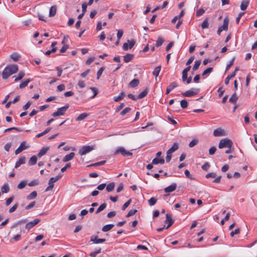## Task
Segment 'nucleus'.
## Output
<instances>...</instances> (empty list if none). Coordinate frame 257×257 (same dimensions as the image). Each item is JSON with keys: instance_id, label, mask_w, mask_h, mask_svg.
<instances>
[{"instance_id": "17", "label": "nucleus", "mask_w": 257, "mask_h": 257, "mask_svg": "<svg viewBox=\"0 0 257 257\" xmlns=\"http://www.w3.org/2000/svg\"><path fill=\"white\" fill-rule=\"evenodd\" d=\"M50 148L49 147H43L41 150L38 153L37 156L39 158H41L43 156H44L45 154H46V153L48 152V151L49 150Z\"/></svg>"}, {"instance_id": "30", "label": "nucleus", "mask_w": 257, "mask_h": 257, "mask_svg": "<svg viewBox=\"0 0 257 257\" xmlns=\"http://www.w3.org/2000/svg\"><path fill=\"white\" fill-rule=\"evenodd\" d=\"M139 83V81L138 79H134L133 80H132L130 83L129 85L130 87L134 88L138 85Z\"/></svg>"}, {"instance_id": "22", "label": "nucleus", "mask_w": 257, "mask_h": 257, "mask_svg": "<svg viewBox=\"0 0 257 257\" xmlns=\"http://www.w3.org/2000/svg\"><path fill=\"white\" fill-rule=\"evenodd\" d=\"M57 11V7L56 6H52L49 11V17H53L56 15Z\"/></svg>"}, {"instance_id": "59", "label": "nucleus", "mask_w": 257, "mask_h": 257, "mask_svg": "<svg viewBox=\"0 0 257 257\" xmlns=\"http://www.w3.org/2000/svg\"><path fill=\"white\" fill-rule=\"evenodd\" d=\"M131 202V200L130 199L128 200L127 201H126L122 206V210H124L130 204Z\"/></svg>"}, {"instance_id": "49", "label": "nucleus", "mask_w": 257, "mask_h": 257, "mask_svg": "<svg viewBox=\"0 0 257 257\" xmlns=\"http://www.w3.org/2000/svg\"><path fill=\"white\" fill-rule=\"evenodd\" d=\"M137 212V210L136 209H132L130 210L127 214L126 215V217H129L134 214H135Z\"/></svg>"}, {"instance_id": "33", "label": "nucleus", "mask_w": 257, "mask_h": 257, "mask_svg": "<svg viewBox=\"0 0 257 257\" xmlns=\"http://www.w3.org/2000/svg\"><path fill=\"white\" fill-rule=\"evenodd\" d=\"M37 195V193L36 191H34L31 193L29 195L27 196V199L28 200H32L35 199Z\"/></svg>"}, {"instance_id": "21", "label": "nucleus", "mask_w": 257, "mask_h": 257, "mask_svg": "<svg viewBox=\"0 0 257 257\" xmlns=\"http://www.w3.org/2000/svg\"><path fill=\"white\" fill-rule=\"evenodd\" d=\"M178 149V145L177 143H175L171 148H170L167 152L168 154H172L176 151Z\"/></svg>"}, {"instance_id": "10", "label": "nucleus", "mask_w": 257, "mask_h": 257, "mask_svg": "<svg viewBox=\"0 0 257 257\" xmlns=\"http://www.w3.org/2000/svg\"><path fill=\"white\" fill-rule=\"evenodd\" d=\"M213 134L215 137L224 136L226 135V133L224 130L221 128H217V129L214 130Z\"/></svg>"}, {"instance_id": "13", "label": "nucleus", "mask_w": 257, "mask_h": 257, "mask_svg": "<svg viewBox=\"0 0 257 257\" xmlns=\"http://www.w3.org/2000/svg\"><path fill=\"white\" fill-rule=\"evenodd\" d=\"M165 223L168 224L166 229L169 228L173 224L174 221L172 220L171 215L169 214H166V219L165 221Z\"/></svg>"}, {"instance_id": "27", "label": "nucleus", "mask_w": 257, "mask_h": 257, "mask_svg": "<svg viewBox=\"0 0 257 257\" xmlns=\"http://www.w3.org/2000/svg\"><path fill=\"white\" fill-rule=\"evenodd\" d=\"M2 192L3 193H7L10 191V188L7 183H5L1 188Z\"/></svg>"}, {"instance_id": "28", "label": "nucleus", "mask_w": 257, "mask_h": 257, "mask_svg": "<svg viewBox=\"0 0 257 257\" xmlns=\"http://www.w3.org/2000/svg\"><path fill=\"white\" fill-rule=\"evenodd\" d=\"M37 161V158L35 156H33L31 157L29 161V165L33 166L36 164Z\"/></svg>"}, {"instance_id": "15", "label": "nucleus", "mask_w": 257, "mask_h": 257, "mask_svg": "<svg viewBox=\"0 0 257 257\" xmlns=\"http://www.w3.org/2000/svg\"><path fill=\"white\" fill-rule=\"evenodd\" d=\"M178 87V84L176 82L171 83L167 88L166 94H169L173 89Z\"/></svg>"}, {"instance_id": "34", "label": "nucleus", "mask_w": 257, "mask_h": 257, "mask_svg": "<svg viewBox=\"0 0 257 257\" xmlns=\"http://www.w3.org/2000/svg\"><path fill=\"white\" fill-rule=\"evenodd\" d=\"M30 79H26L24 80L23 82H22L20 84V87L21 88H23L27 86L28 84V83L30 82Z\"/></svg>"}, {"instance_id": "6", "label": "nucleus", "mask_w": 257, "mask_h": 257, "mask_svg": "<svg viewBox=\"0 0 257 257\" xmlns=\"http://www.w3.org/2000/svg\"><path fill=\"white\" fill-rule=\"evenodd\" d=\"M118 153H120L123 156H132L133 154L125 150L123 147H119L115 151L114 154L116 155Z\"/></svg>"}, {"instance_id": "36", "label": "nucleus", "mask_w": 257, "mask_h": 257, "mask_svg": "<svg viewBox=\"0 0 257 257\" xmlns=\"http://www.w3.org/2000/svg\"><path fill=\"white\" fill-rule=\"evenodd\" d=\"M164 39L160 36L158 37V40L156 43V46L157 47H159L161 46L164 42Z\"/></svg>"}, {"instance_id": "9", "label": "nucleus", "mask_w": 257, "mask_h": 257, "mask_svg": "<svg viewBox=\"0 0 257 257\" xmlns=\"http://www.w3.org/2000/svg\"><path fill=\"white\" fill-rule=\"evenodd\" d=\"M228 20L227 18H225L223 20V25L219 27L217 30V34L220 35L221 32L223 30L226 31L228 29Z\"/></svg>"}, {"instance_id": "25", "label": "nucleus", "mask_w": 257, "mask_h": 257, "mask_svg": "<svg viewBox=\"0 0 257 257\" xmlns=\"http://www.w3.org/2000/svg\"><path fill=\"white\" fill-rule=\"evenodd\" d=\"M115 187V183L114 182H112L111 183H109L107 185H106V190L108 192H111L112 190H113Z\"/></svg>"}, {"instance_id": "39", "label": "nucleus", "mask_w": 257, "mask_h": 257, "mask_svg": "<svg viewBox=\"0 0 257 257\" xmlns=\"http://www.w3.org/2000/svg\"><path fill=\"white\" fill-rule=\"evenodd\" d=\"M237 99H238V97H237V95H236L235 93H234L230 97V98H229V100L230 102H231L232 103H236V101L237 100Z\"/></svg>"}, {"instance_id": "26", "label": "nucleus", "mask_w": 257, "mask_h": 257, "mask_svg": "<svg viewBox=\"0 0 257 257\" xmlns=\"http://www.w3.org/2000/svg\"><path fill=\"white\" fill-rule=\"evenodd\" d=\"M113 226L114 225L112 224H106L102 227V231L103 232H107L111 229Z\"/></svg>"}, {"instance_id": "11", "label": "nucleus", "mask_w": 257, "mask_h": 257, "mask_svg": "<svg viewBox=\"0 0 257 257\" xmlns=\"http://www.w3.org/2000/svg\"><path fill=\"white\" fill-rule=\"evenodd\" d=\"M105 241V239L104 238H98L97 236L93 235L90 238V241L93 242L95 244H99L103 243Z\"/></svg>"}, {"instance_id": "7", "label": "nucleus", "mask_w": 257, "mask_h": 257, "mask_svg": "<svg viewBox=\"0 0 257 257\" xmlns=\"http://www.w3.org/2000/svg\"><path fill=\"white\" fill-rule=\"evenodd\" d=\"M29 148V146L27 145L26 142H23L21 143L20 146L15 151V154L18 155L23 151L26 150Z\"/></svg>"}, {"instance_id": "35", "label": "nucleus", "mask_w": 257, "mask_h": 257, "mask_svg": "<svg viewBox=\"0 0 257 257\" xmlns=\"http://www.w3.org/2000/svg\"><path fill=\"white\" fill-rule=\"evenodd\" d=\"M25 74L24 72L21 71L19 73L18 76H14L15 77V81H18L19 80H20L23 78V77L25 76Z\"/></svg>"}, {"instance_id": "58", "label": "nucleus", "mask_w": 257, "mask_h": 257, "mask_svg": "<svg viewBox=\"0 0 257 257\" xmlns=\"http://www.w3.org/2000/svg\"><path fill=\"white\" fill-rule=\"evenodd\" d=\"M18 204H15V205H14L9 210V212L10 213H11L13 212H14L17 208L18 207Z\"/></svg>"}, {"instance_id": "19", "label": "nucleus", "mask_w": 257, "mask_h": 257, "mask_svg": "<svg viewBox=\"0 0 257 257\" xmlns=\"http://www.w3.org/2000/svg\"><path fill=\"white\" fill-rule=\"evenodd\" d=\"M75 154L73 152H71L70 154L66 155L63 159L64 162H67L73 159L74 157Z\"/></svg>"}, {"instance_id": "56", "label": "nucleus", "mask_w": 257, "mask_h": 257, "mask_svg": "<svg viewBox=\"0 0 257 257\" xmlns=\"http://www.w3.org/2000/svg\"><path fill=\"white\" fill-rule=\"evenodd\" d=\"M184 173H185V175L186 176V177H187L191 180H193L194 179L193 177V176L190 174L189 171L188 170H186L185 171Z\"/></svg>"}, {"instance_id": "8", "label": "nucleus", "mask_w": 257, "mask_h": 257, "mask_svg": "<svg viewBox=\"0 0 257 257\" xmlns=\"http://www.w3.org/2000/svg\"><path fill=\"white\" fill-rule=\"evenodd\" d=\"M41 220L39 218H36L34 220L30 221L26 224L25 227L27 229L30 230L36 225H37L38 223L40 222Z\"/></svg>"}, {"instance_id": "57", "label": "nucleus", "mask_w": 257, "mask_h": 257, "mask_svg": "<svg viewBox=\"0 0 257 257\" xmlns=\"http://www.w3.org/2000/svg\"><path fill=\"white\" fill-rule=\"evenodd\" d=\"M239 232H240V229L236 228L234 231H232L230 232V236L231 237H233L234 236V235L239 233Z\"/></svg>"}, {"instance_id": "24", "label": "nucleus", "mask_w": 257, "mask_h": 257, "mask_svg": "<svg viewBox=\"0 0 257 257\" xmlns=\"http://www.w3.org/2000/svg\"><path fill=\"white\" fill-rule=\"evenodd\" d=\"M133 57L134 55L133 54H126L123 56V60L125 63H128L132 60Z\"/></svg>"}, {"instance_id": "63", "label": "nucleus", "mask_w": 257, "mask_h": 257, "mask_svg": "<svg viewBox=\"0 0 257 257\" xmlns=\"http://www.w3.org/2000/svg\"><path fill=\"white\" fill-rule=\"evenodd\" d=\"M215 177H216V174L213 172L208 173L206 175V178H215Z\"/></svg>"}, {"instance_id": "18", "label": "nucleus", "mask_w": 257, "mask_h": 257, "mask_svg": "<svg viewBox=\"0 0 257 257\" xmlns=\"http://www.w3.org/2000/svg\"><path fill=\"white\" fill-rule=\"evenodd\" d=\"M26 162V158L24 156L21 157L19 160L16 163L15 168H18L22 164H25Z\"/></svg>"}, {"instance_id": "4", "label": "nucleus", "mask_w": 257, "mask_h": 257, "mask_svg": "<svg viewBox=\"0 0 257 257\" xmlns=\"http://www.w3.org/2000/svg\"><path fill=\"white\" fill-rule=\"evenodd\" d=\"M200 90L199 88H193L182 93L185 97H191L198 94Z\"/></svg>"}, {"instance_id": "16", "label": "nucleus", "mask_w": 257, "mask_h": 257, "mask_svg": "<svg viewBox=\"0 0 257 257\" xmlns=\"http://www.w3.org/2000/svg\"><path fill=\"white\" fill-rule=\"evenodd\" d=\"M238 71V68H236L234 71L231 74L227 76V77L225 79L224 83L226 85H227L229 83L230 80L236 74V72Z\"/></svg>"}, {"instance_id": "32", "label": "nucleus", "mask_w": 257, "mask_h": 257, "mask_svg": "<svg viewBox=\"0 0 257 257\" xmlns=\"http://www.w3.org/2000/svg\"><path fill=\"white\" fill-rule=\"evenodd\" d=\"M249 5L248 1H242L240 5V9L242 11H244L246 9Z\"/></svg>"}, {"instance_id": "14", "label": "nucleus", "mask_w": 257, "mask_h": 257, "mask_svg": "<svg viewBox=\"0 0 257 257\" xmlns=\"http://www.w3.org/2000/svg\"><path fill=\"white\" fill-rule=\"evenodd\" d=\"M62 177V175L59 174L55 177H51L49 180V185H51L54 186V183L57 182Z\"/></svg>"}, {"instance_id": "51", "label": "nucleus", "mask_w": 257, "mask_h": 257, "mask_svg": "<svg viewBox=\"0 0 257 257\" xmlns=\"http://www.w3.org/2000/svg\"><path fill=\"white\" fill-rule=\"evenodd\" d=\"M205 12V10H204L202 8L199 9L196 12V16L197 17H200L201 15H202Z\"/></svg>"}, {"instance_id": "61", "label": "nucleus", "mask_w": 257, "mask_h": 257, "mask_svg": "<svg viewBox=\"0 0 257 257\" xmlns=\"http://www.w3.org/2000/svg\"><path fill=\"white\" fill-rule=\"evenodd\" d=\"M216 150V147H212L209 150V154L210 155H213L215 153Z\"/></svg>"}, {"instance_id": "43", "label": "nucleus", "mask_w": 257, "mask_h": 257, "mask_svg": "<svg viewBox=\"0 0 257 257\" xmlns=\"http://www.w3.org/2000/svg\"><path fill=\"white\" fill-rule=\"evenodd\" d=\"M123 92H122L120 93V94L117 96H115L113 97V100L115 102H118L120 101L123 98Z\"/></svg>"}, {"instance_id": "64", "label": "nucleus", "mask_w": 257, "mask_h": 257, "mask_svg": "<svg viewBox=\"0 0 257 257\" xmlns=\"http://www.w3.org/2000/svg\"><path fill=\"white\" fill-rule=\"evenodd\" d=\"M210 167L209 164L208 162H206L202 166V169L203 170L207 171Z\"/></svg>"}, {"instance_id": "47", "label": "nucleus", "mask_w": 257, "mask_h": 257, "mask_svg": "<svg viewBox=\"0 0 257 257\" xmlns=\"http://www.w3.org/2000/svg\"><path fill=\"white\" fill-rule=\"evenodd\" d=\"M212 67H209V68H207L206 69H205L202 73V76H205L206 75H208L209 74H210L211 71H212Z\"/></svg>"}, {"instance_id": "62", "label": "nucleus", "mask_w": 257, "mask_h": 257, "mask_svg": "<svg viewBox=\"0 0 257 257\" xmlns=\"http://www.w3.org/2000/svg\"><path fill=\"white\" fill-rule=\"evenodd\" d=\"M12 146V144L11 143H7L4 146V149L7 151L9 152L10 149Z\"/></svg>"}, {"instance_id": "23", "label": "nucleus", "mask_w": 257, "mask_h": 257, "mask_svg": "<svg viewBox=\"0 0 257 257\" xmlns=\"http://www.w3.org/2000/svg\"><path fill=\"white\" fill-rule=\"evenodd\" d=\"M89 115L88 113L84 112L81 113L76 118V121H81L84 119L86 117H87Z\"/></svg>"}, {"instance_id": "55", "label": "nucleus", "mask_w": 257, "mask_h": 257, "mask_svg": "<svg viewBox=\"0 0 257 257\" xmlns=\"http://www.w3.org/2000/svg\"><path fill=\"white\" fill-rule=\"evenodd\" d=\"M131 110V108L130 107H126L124 109H123L121 112H120V114L121 115H125L126 113L130 111Z\"/></svg>"}, {"instance_id": "50", "label": "nucleus", "mask_w": 257, "mask_h": 257, "mask_svg": "<svg viewBox=\"0 0 257 257\" xmlns=\"http://www.w3.org/2000/svg\"><path fill=\"white\" fill-rule=\"evenodd\" d=\"M208 20L207 19H206L205 20H204V21L203 22L202 24V25H201V27H202V29H206L207 28H208Z\"/></svg>"}, {"instance_id": "60", "label": "nucleus", "mask_w": 257, "mask_h": 257, "mask_svg": "<svg viewBox=\"0 0 257 257\" xmlns=\"http://www.w3.org/2000/svg\"><path fill=\"white\" fill-rule=\"evenodd\" d=\"M106 186V184L105 183H102V184L99 185L97 186V189L98 190L101 191V190H103L105 188Z\"/></svg>"}, {"instance_id": "31", "label": "nucleus", "mask_w": 257, "mask_h": 257, "mask_svg": "<svg viewBox=\"0 0 257 257\" xmlns=\"http://www.w3.org/2000/svg\"><path fill=\"white\" fill-rule=\"evenodd\" d=\"M10 57L14 61H17L21 57V56L17 53H13L10 55Z\"/></svg>"}, {"instance_id": "38", "label": "nucleus", "mask_w": 257, "mask_h": 257, "mask_svg": "<svg viewBox=\"0 0 257 257\" xmlns=\"http://www.w3.org/2000/svg\"><path fill=\"white\" fill-rule=\"evenodd\" d=\"M51 130V128H46L44 131H43V132L40 133V134H37L36 136V138H40L44 135H45L46 134H47V133H48Z\"/></svg>"}, {"instance_id": "54", "label": "nucleus", "mask_w": 257, "mask_h": 257, "mask_svg": "<svg viewBox=\"0 0 257 257\" xmlns=\"http://www.w3.org/2000/svg\"><path fill=\"white\" fill-rule=\"evenodd\" d=\"M235 60V57H233L231 60H230L229 62V63L227 64L226 68V71H227L229 68L233 64L234 61Z\"/></svg>"}, {"instance_id": "42", "label": "nucleus", "mask_w": 257, "mask_h": 257, "mask_svg": "<svg viewBox=\"0 0 257 257\" xmlns=\"http://www.w3.org/2000/svg\"><path fill=\"white\" fill-rule=\"evenodd\" d=\"M188 104V102L186 99H183L180 101L181 107L183 109L187 108Z\"/></svg>"}, {"instance_id": "48", "label": "nucleus", "mask_w": 257, "mask_h": 257, "mask_svg": "<svg viewBox=\"0 0 257 257\" xmlns=\"http://www.w3.org/2000/svg\"><path fill=\"white\" fill-rule=\"evenodd\" d=\"M198 141L196 139L192 140L189 144V147L192 148L194 147L198 143Z\"/></svg>"}, {"instance_id": "45", "label": "nucleus", "mask_w": 257, "mask_h": 257, "mask_svg": "<svg viewBox=\"0 0 257 257\" xmlns=\"http://www.w3.org/2000/svg\"><path fill=\"white\" fill-rule=\"evenodd\" d=\"M157 201V199L155 197H152L148 200L149 204L151 206H153L156 203Z\"/></svg>"}, {"instance_id": "53", "label": "nucleus", "mask_w": 257, "mask_h": 257, "mask_svg": "<svg viewBox=\"0 0 257 257\" xmlns=\"http://www.w3.org/2000/svg\"><path fill=\"white\" fill-rule=\"evenodd\" d=\"M104 69V68L102 67L97 71V79H98L99 78V77L101 76Z\"/></svg>"}, {"instance_id": "2", "label": "nucleus", "mask_w": 257, "mask_h": 257, "mask_svg": "<svg viewBox=\"0 0 257 257\" xmlns=\"http://www.w3.org/2000/svg\"><path fill=\"white\" fill-rule=\"evenodd\" d=\"M232 142L231 140L225 138L221 139L219 143L218 148L222 149L224 148H231Z\"/></svg>"}, {"instance_id": "3", "label": "nucleus", "mask_w": 257, "mask_h": 257, "mask_svg": "<svg viewBox=\"0 0 257 257\" xmlns=\"http://www.w3.org/2000/svg\"><path fill=\"white\" fill-rule=\"evenodd\" d=\"M69 107V105L68 104H66L64 106L57 108V111L52 113V116L56 117L64 115Z\"/></svg>"}, {"instance_id": "1", "label": "nucleus", "mask_w": 257, "mask_h": 257, "mask_svg": "<svg viewBox=\"0 0 257 257\" xmlns=\"http://www.w3.org/2000/svg\"><path fill=\"white\" fill-rule=\"evenodd\" d=\"M18 71V67L17 65H10L7 66L2 72V77L4 79H7L11 75L17 73Z\"/></svg>"}, {"instance_id": "52", "label": "nucleus", "mask_w": 257, "mask_h": 257, "mask_svg": "<svg viewBox=\"0 0 257 257\" xmlns=\"http://www.w3.org/2000/svg\"><path fill=\"white\" fill-rule=\"evenodd\" d=\"M39 184V182L37 180H32V181H31L29 184H28V185L29 186H36V185H38Z\"/></svg>"}, {"instance_id": "46", "label": "nucleus", "mask_w": 257, "mask_h": 257, "mask_svg": "<svg viewBox=\"0 0 257 257\" xmlns=\"http://www.w3.org/2000/svg\"><path fill=\"white\" fill-rule=\"evenodd\" d=\"M147 94H148V91L147 90H145L138 95V98L141 99V98L145 97Z\"/></svg>"}, {"instance_id": "12", "label": "nucleus", "mask_w": 257, "mask_h": 257, "mask_svg": "<svg viewBox=\"0 0 257 257\" xmlns=\"http://www.w3.org/2000/svg\"><path fill=\"white\" fill-rule=\"evenodd\" d=\"M177 185L176 183H172L171 185L165 188L164 190L166 193H170L175 191L176 189Z\"/></svg>"}, {"instance_id": "44", "label": "nucleus", "mask_w": 257, "mask_h": 257, "mask_svg": "<svg viewBox=\"0 0 257 257\" xmlns=\"http://www.w3.org/2000/svg\"><path fill=\"white\" fill-rule=\"evenodd\" d=\"M106 206V203H103V204H101L99 206V207L97 208V209L96 211V213H98L100 212H101V211L103 210L105 208Z\"/></svg>"}, {"instance_id": "5", "label": "nucleus", "mask_w": 257, "mask_h": 257, "mask_svg": "<svg viewBox=\"0 0 257 257\" xmlns=\"http://www.w3.org/2000/svg\"><path fill=\"white\" fill-rule=\"evenodd\" d=\"M94 149L93 146H84L79 150V154L81 156H83L92 151Z\"/></svg>"}, {"instance_id": "37", "label": "nucleus", "mask_w": 257, "mask_h": 257, "mask_svg": "<svg viewBox=\"0 0 257 257\" xmlns=\"http://www.w3.org/2000/svg\"><path fill=\"white\" fill-rule=\"evenodd\" d=\"M27 184V181L26 180H23L21 181L18 185V188L19 189H22L24 188Z\"/></svg>"}, {"instance_id": "40", "label": "nucleus", "mask_w": 257, "mask_h": 257, "mask_svg": "<svg viewBox=\"0 0 257 257\" xmlns=\"http://www.w3.org/2000/svg\"><path fill=\"white\" fill-rule=\"evenodd\" d=\"M201 62V61L200 60H196L195 62V64L192 68L193 71H196L198 69L199 66L200 65Z\"/></svg>"}, {"instance_id": "41", "label": "nucleus", "mask_w": 257, "mask_h": 257, "mask_svg": "<svg viewBox=\"0 0 257 257\" xmlns=\"http://www.w3.org/2000/svg\"><path fill=\"white\" fill-rule=\"evenodd\" d=\"M105 162H106L105 161H100L98 162L95 163L94 164L89 165L87 166V167H91V166L96 167V166H101V165H104L105 163Z\"/></svg>"}, {"instance_id": "29", "label": "nucleus", "mask_w": 257, "mask_h": 257, "mask_svg": "<svg viewBox=\"0 0 257 257\" xmlns=\"http://www.w3.org/2000/svg\"><path fill=\"white\" fill-rule=\"evenodd\" d=\"M161 70V66H158L156 67L153 72V74L156 77V78L158 76L159 73Z\"/></svg>"}, {"instance_id": "20", "label": "nucleus", "mask_w": 257, "mask_h": 257, "mask_svg": "<svg viewBox=\"0 0 257 257\" xmlns=\"http://www.w3.org/2000/svg\"><path fill=\"white\" fill-rule=\"evenodd\" d=\"M165 163V160L163 158H154L152 161V164L153 165H157L158 164H164Z\"/></svg>"}]
</instances>
